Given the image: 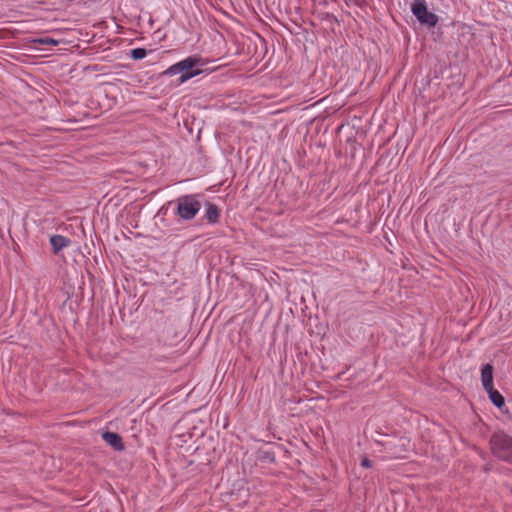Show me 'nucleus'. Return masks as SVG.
Listing matches in <instances>:
<instances>
[{
  "instance_id": "nucleus-9",
  "label": "nucleus",
  "mask_w": 512,
  "mask_h": 512,
  "mask_svg": "<svg viewBox=\"0 0 512 512\" xmlns=\"http://www.w3.org/2000/svg\"><path fill=\"white\" fill-rule=\"evenodd\" d=\"M387 445L396 457H401V453L409 449L410 442L407 439L401 438L399 439V445H394L392 442H388Z\"/></svg>"
},
{
  "instance_id": "nucleus-8",
  "label": "nucleus",
  "mask_w": 512,
  "mask_h": 512,
  "mask_svg": "<svg viewBox=\"0 0 512 512\" xmlns=\"http://www.w3.org/2000/svg\"><path fill=\"white\" fill-rule=\"evenodd\" d=\"M206 207L207 209L205 213V218L207 219V221L211 224L217 223L220 217L219 208L215 204L210 202L206 203Z\"/></svg>"
},
{
  "instance_id": "nucleus-10",
  "label": "nucleus",
  "mask_w": 512,
  "mask_h": 512,
  "mask_svg": "<svg viewBox=\"0 0 512 512\" xmlns=\"http://www.w3.org/2000/svg\"><path fill=\"white\" fill-rule=\"evenodd\" d=\"M488 393L490 401L498 408H501L505 404L504 397L501 395L499 391L494 389V386L491 387V390L485 389Z\"/></svg>"
},
{
  "instance_id": "nucleus-13",
  "label": "nucleus",
  "mask_w": 512,
  "mask_h": 512,
  "mask_svg": "<svg viewBox=\"0 0 512 512\" xmlns=\"http://www.w3.org/2000/svg\"><path fill=\"white\" fill-rule=\"evenodd\" d=\"M361 466L364 468H370L372 467V461L369 460L368 458H363L361 461Z\"/></svg>"
},
{
  "instance_id": "nucleus-3",
  "label": "nucleus",
  "mask_w": 512,
  "mask_h": 512,
  "mask_svg": "<svg viewBox=\"0 0 512 512\" xmlns=\"http://www.w3.org/2000/svg\"><path fill=\"white\" fill-rule=\"evenodd\" d=\"M176 216L183 221L192 220L201 209V203L195 195H183L175 200Z\"/></svg>"
},
{
  "instance_id": "nucleus-11",
  "label": "nucleus",
  "mask_w": 512,
  "mask_h": 512,
  "mask_svg": "<svg viewBox=\"0 0 512 512\" xmlns=\"http://www.w3.org/2000/svg\"><path fill=\"white\" fill-rule=\"evenodd\" d=\"M130 55L134 60H141L146 57L147 51L144 48H135L131 50Z\"/></svg>"
},
{
  "instance_id": "nucleus-1",
  "label": "nucleus",
  "mask_w": 512,
  "mask_h": 512,
  "mask_svg": "<svg viewBox=\"0 0 512 512\" xmlns=\"http://www.w3.org/2000/svg\"><path fill=\"white\" fill-rule=\"evenodd\" d=\"M205 61L199 56H189L172 66H170L165 72V75H177L179 74L178 83L182 84L189 79L201 74Z\"/></svg>"
},
{
  "instance_id": "nucleus-12",
  "label": "nucleus",
  "mask_w": 512,
  "mask_h": 512,
  "mask_svg": "<svg viewBox=\"0 0 512 512\" xmlns=\"http://www.w3.org/2000/svg\"><path fill=\"white\" fill-rule=\"evenodd\" d=\"M34 42L41 44V45H57L58 44L57 40H55L53 38H49V37L38 38V39H35Z\"/></svg>"
},
{
  "instance_id": "nucleus-4",
  "label": "nucleus",
  "mask_w": 512,
  "mask_h": 512,
  "mask_svg": "<svg viewBox=\"0 0 512 512\" xmlns=\"http://www.w3.org/2000/svg\"><path fill=\"white\" fill-rule=\"evenodd\" d=\"M411 11L418 22L423 26L433 28L439 21L438 16L428 10L426 0H413L411 3Z\"/></svg>"
},
{
  "instance_id": "nucleus-2",
  "label": "nucleus",
  "mask_w": 512,
  "mask_h": 512,
  "mask_svg": "<svg viewBox=\"0 0 512 512\" xmlns=\"http://www.w3.org/2000/svg\"><path fill=\"white\" fill-rule=\"evenodd\" d=\"M491 450L494 456L503 460H512V436L503 431L495 432L490 439Z\"/></svg>"
},
{
  "instance_id": "nucleus-7",
  "label": "nucleus",
  "mask_w": 512,
  "mask_h": 512,
  "mask_svg": "<svg viewBox=\"0 0 512 512\" xmlns=\"http://www.w3.org/2000/svg\"><path fill=\"white\" fill-rule=\"evenodd\" d=\"M71 240L62 235H52L50 237V244L54 254L59 253L63 248L68 247Z\"/></svg>"
},
{
  "instance_id": "nucleus-6",
  "label": "nucleus",
  "mask_w": 512,
  "mask_h": 512,
  "mask_svg": "<svg viewBox=\"0 0 512 512\" xmlns=\"http://www.w3.org/2000/svg\"><path fill=\"white\" fill-rule=\"evenodd\" d=\"M481 382L484 390H491L493 386V366L489 363L484 364L481 368Z\"/></svg>"
},
{
  "instance_id": "nucleus-5",
  "label": "nucleus",
  "mask_w": 512,
  "mask_h": 512,
  "mask_svg": "<svg viewBox=\"0 0 512 512\" xmlns=\"http://www.w3.org/2000/svg\"><path fill=\"white\" fill-rule=\"evenodd\" d=\"M102 438L107 444L117 451H122L125 448L121 436L115 432H104Z\"/></svg>"
}]
</instances>
